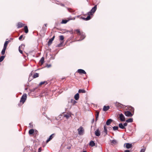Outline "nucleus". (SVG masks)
Instances as JSON below:
<instances>
[{"label": "nucleus", "mask_w": 152, "mask_h": 152, "mask_svg": "<svg viewBox=\"0 0 152 152\" xmlns=\"http://www.w3.org/2000/svg\"><path fill=\"white\" fill-rule=\"evenodd\" d=\"M95 134L97 136H99L100 135V133L98 129L95 132Z\"/></svg>", "instance_id": "nucleus-9"}, {"label": "nucleus", "mask_w": 152, "mask_h": 152, "mask_svg": "<svg viewBox=\"0 0 152 152\" xmlns=\"http://www.w3.org/2000/svg\"><path fill=\"white\" fill-rule=\"evenodd\" d=\"M39 77V74L38 73H36L33 75L34 78H36Z\"/></svg>", "instance_id": "nucleus-29"}, {"label": "nucleus", "mask_w": 152, "mask_h": 152, "mask_svg": "<svg viewBox=\"0 0 152 152\" xmlns=\"http://www.w3.org/2000/svg\"><path fill=\"white\" fill-rule=\"evenodd\" d=\"M112 121V120L111 119H108L106 121V125H109L111 123Z\"/></svg>", "instance_id": "nucleus-12"}, {"label": "nucleus", "mask_w": 152, "mask_h": 152, "mask_svg": "<svg viewBox=\"0 0 152 152\" xmlns=\"http://www.w3.org/2000/svg\"><path fill=\"white\" fill-rule=\"evenodd\" d=\"M44 25L46 27L47 26V24H44Z\"/></svg>", "instance_id": "nucleus-56"}, {"label": "nucleus", "mask_w": 152, "mask_h": 152, "mask_svg": "<svg viewBox=\"0 0 152 152\" xmlns=\"http://www.w3.org/2000/svg\"><path fill=\"white\" fill-rule=\"evenodd\" d=\"M111 143L113 144H116L117 143V141L115 140H113L112 141H111Z\"/></svg>", "instance_id": "nucleus-25"}, {"label": "nucleus", "mask_w": 152, "mask_h": 152, "mask_svg": "<svg viewBox=\"0 0 152 152\" xmlns=\"http://www.w3.org/2000/svg\"><path fill=\"white\" fill-rule=\"evenodd\" d=\"M68 31L70 32L71 33V34L73 33V32H72V31Z\"/></svg>", "instance_id": "nucleus-53"}, {"label": "nucleus", "mask_w": 152, "mask_h": 152, "mask_svg": "<svg viewBox=\"0 0 152 152\" xmlns=\"http://www.w3.org/2000/svg\"><path fill=\"white\" fill-rule=\"evenodd\" d=\"M124 114L127 117H131L133 115V114L129 111L125 112Z\"/></svg>", "instance_id": "nucleus-6"}, {"label": "nucleus", "mask_w": 152, "mask_h": 152, "mask_svg": "<svg viewBox=\"0 0 152 152\" xmlns=\"http://www.w3.org/2000/svg\"><path fill=\"white\" fill-rule=\"evenodd\" d=\"M54 134H52L50 136L48 140H47L46 141L47 143L48 142H49L50 140H51L53 138V136Z\"/></svg>", "instance_id": "nucleus-19"}, {"label": "nucleus", "mask_w": 152, "mask_h": 152, "mask_svg": "<svg viewBox=\"0 0 152 152\" xmlns=\"http://www.w3.org/2000/svg\"><path fill=\"white\" fill-rule=\"evenodd\" d=\"M24 47V45H21L19 47V51H20V50H21L20 49V48H23V47Z\"/></svg>", "instance_id": "nucleus-34"}, {"label": "nucleus", "mask_w": 152, "mask_h": 152, "mask_svg": "<svg viewBox=\"0 0 152 152\" xmlns=\"http://www.w3.org/2000/svg\"><path fill=\"white\" fill-rule=\"evenodd\" d=\"M24 25V24L20 22H18L17 24V28H19L23 27Z\"/></svg>", "instance_id": "nucleus-10"}, {"label": "nucleus", "mask_w": 152, "mask_h": 152, "mask_svg": "<svg viewBox=\"0 0 152 152\" xmlns=\"http://www.w3.org/2000/svg\"><path fill=\"white\" fill-rule=\"evenodd\" d=\"M31 123H30V124H29L30 125H31Z\"/></svg>", "instance_id": "nucleus-58"}, {"label": "nucleus", "mask_w": 152, "mask_h": 152, "mask_svg": "<svg viewBox=\"0 0 152 152\" xmlns=\"http://www.w3.org/2000/svg\"><path fill=\"white\" fill-rule=\"evenodd\" d=\"M83 152H87V151H83Z\"/></svg>", "instance_id": "nucleus-57"}, {"label": "nucleus", "mask_w": 152, "mask_h": 152, "mask_svg": "<svg viewBox=\"0 0 152 152\" xmlns=\"http://www.w3.org/2000/svg\"><path fill=\"white\" fill-rule=\"evenodd\" d=\"M94 121V119H93V121Z\"/></svg>", "instance_id": "nucleus-59"}, {"label": "nucleus", "mask_w": 152, "mask_h": 152, "mask_svg": "<svg viewBox=\"0 0 152 152\" xmlns=\"http://www.w3.org/2000/svg\"><path fill=\"white\" fill-rule=\"evenodd\" d=\"M46 83V82L45 81H43V82H41L39 83V85H41L43 84H44L45 83Z\"/></svg>", "instance_id": "nucleus-39"}, {"label": "nucleus", "mask_w": 152, "mask_h": 152, "mask_svg": "<svg viewBox=\"0 0 152 152\" xmlns=\"http://www.w3.org/2000/svg\"><path fill=\"white\" fill-rule=\"evenodd\" d=\"M79 36H80V39L78 40V41H80L82 40L83 39L85 38L86 37L85 33L83 32H82Z\"/></svg>", "instance_id": "nucleus-4"}, {"label": "nucleus", "mask_w": 152, "mask_h": 152, "mask_svg": "<svg viewBox=\"0 0 152 152\" xmlns=\"http://www.w3.org/2000/svg\"><path fill=\"white\" fill-rule=\"evenodd\" d=\"M79 98V94L77 93L74 96V98L76 100H77Z\"/></svg>", "instance_id": "nucleus-15"}, {"label": "nucleus", "mask_w": 152, "mask_h": 152, "mask_svg": "<svg viewBox=\"0 0 152 152\" xmlns=\"http://www.w3.org/2000/svg\"><path fill=\"white\" fill-rule=\"evenodd\" d=\"M5 58V56H2L0 57V62H1L3 61Z\"/></svg>", "instance_id": "nucleus-30"}, {"label": "nucleus", "mask_w": 152, "mask_h": 152, "mask_svg": "<svg viewBox=\"0 0 152 152\" xmlns=\"http://www.w3.org/2000/svg\"><path fill=\"white\" fill-rule=\"evenodd\" d=\"M42 29L44 30H46L47 28L46 27H42Z\"/></svg>", "instance_id": "nucleus-50"}, {"label": "nucleus", "mask_w": 152, "mask_h": 152, "mask_svg": "<svg viewBox=\"0 0 152 152\" xmlns=\"http://www.w3.org/2000/svg\"><path fill=\"white\" fill-rule=\"evenodd\" d=\"M118 128V127L117 126H114L113 127V130L114 131L117 130Z\"/></svg>", "instance_id": "nucleus-33"}, {"label": "nucleus", "mask_w": 152, "mask_h": 152, "mask_svg": "<svg viewBox=\"0 0 152 152\" xmlns=\"http://www.w3.org/2000/svg\"><path fill=\"white\" fill-rule=\"evenodd\" d=\"M97 9V5H95L94 7H93L90 11L88 12V15H92L96 11Z\"/></svg>", "instance_id": "nucleus-1"}, {"label": "nucleus", "mask_w": 152, "mask_h": 152, "mask_svg": "<svg viewBox=\"0 0 152 152\" xmlns=\"http://www.w3.org/2000/svg\"><path fill=\"white\" fill-rule=\"evenodd\" d=\"M24 29L25 30V32L26 33H28V29L27 26H26L24 27Z\"/></svg>", "instance_id": "nucleus-21"}, {"label": "nucleus", "mask_w": 152, "mask_h": 152, "mask_svg": "<svg viewBox=\"0 0 152 152\" xmlns=\"http://www.w3.org/2000/svg\"><path fill=\"white\" fill-rule=\"evenodd\" d=\"M60 39L61 40H63L64 39V37L62 35H61L59 36Z\"/></svg>", "instance_id": "nucleus-37"}, {"label": "nucleus", "mask_w": 152, "mask_h": 152, "mask_svg": "<svg viewBox=\"0 0 152 152\" xmlns=\"http://www.w3.org/2000/svg\"><path fill=\"white\" fill-rule=\"evenodd\" d=\"M44 61V59L43 57L41 58L39 61V64L40 65H42Z\"/></svg>", "instance_id": "nucleus-14"}, {"label": "nucleus", "mask_w": 152, "mask_h": 152, "mask_svg": "<svg viewBox=\"0 0 152 152\" xmlns=\"http://www.w3.org/2000/svg\"><path fill=\"white\" fill-rule=\"evenodd\" d=\"M130 107V110L131 111H134V108L133 107Z\"/></svg>", "instance_id": "nucleus-44"}, {"label": "nucleus", "mask_w": 152, "mask_h": 152, "mask_svg": "<svg viewBox=\"0 0 152 152\" xmlns=\"http://www.w3.org/2000/svg\"><path fill=\"white\" fill-rule=\"evenodd\" d=\"M6 49V48H3L1 52V54L2 55H4V54Z\"/></svg>", "instance_id": "nucleus-28"}, {"label": "nucleus", "mask_w": 152, "mask_h": 152, "mask_svg": "<svg viewBox=\"0 0 152 152\" xmlns=\"http://www.w3.org/2000/svg\"><path fill=\"white\" fill-rule=\"evenodd\" d=\"M34 132V130L33 129H30L29 131V133L30 134H32Z\"/></svg>", "instance_id": "nucleus-26"}, {"label": "nucleus", "mask_w": 152, "mask_h": 152, "mask_svg": "<svg viewBox=\"0 0 152 152\" xmlns=\"http://www.w3.org/2000/svg\"><path fill=\"white\" fill-rule=\"evenodd\" d=\"M61 5L62 6H64V5L63 4H61Z\"/></svg>", "instance_id": "nucleus-55"}, {"label": "nucleus", "mask_w": 152, "mask_h": 152, "mask_svg": "<svg viewBox=\"0 0 152 152\" xmlns=\"http://www.w3.org/2000/svg\"><path fill=\"white\" fill-rule=\"evenodd\" d=\"M68 21V20H62L61 23H62L65 24V23H66Z\"/></svg>", "instance_id": "nucleus-31"}, {"label": "nucleus", "mask_w": 152, "mask_h": 152, "mask_svg": "<svg viewBox=\"0 0 152 152\" xmlns=\"http://www.w3.org/2000/svg\"><path fill=\"white\" fill-rule=\"evenodd\" d=\"M115 105L117 106H118L119 105V103L117 102H115Z\"/></svg>", "instance_id": "nucleus-43"}, {"label": "nucleus", "mask_w": 152, "mask_h": 152, "mask_svg": "<svg viewBox=\"0 0 152 152\" xmlns=\"http://www.w3.org/2000/svg\"><path fill=\"white\" fill-rule=\"evenodd\" d=\"M51 66V65L50 64H47L46 66V67L48 68L50 67Z\"/></svg>", "instance_id": "nucleus-40"}, {"label": "nucleus", "mask_w": 152, "mask_h": 152, "mask_svg": "<svg viewBox=\"0 0 152 152\" xmlns=\"http://www.w3.org/2000/svg\"><path fill=\"white\" fill-rule=\"evenodd\" d=\"M63 43V42H61L60 44H58V47H61V45L62 44V43Z\"/></svg>", "instance_id": "nucleus-42"}, {"label": "nucleus", "mask_w": 152, "mask_h": 152, "mask_svg": "<svg viewBox=\"0 0 152 152\" xmlns=\"http://www.w3.org/2000/svg\"><path fill=\"white\" fill-rule=\"evenodd\" d=\"M96 121H97L99 117V112L98 111H96Z\"/></svg>", "instance_id": "nucleus-16"}, {"label": "nucleus", "mask_w": 152, "mask_h": 152, "mask_svg": "<svg viewBox=\"0 0 152 152\" xmlns=\"http://www.w3.org/2000/svg\"><path fill=\"white\" fill-rule=\"evenodd\" d=\"M104 129H107V127L105 126H104Z\"/></svg>", "instance_id": "nucleus-54"}, {"label": "nucleus", "mask_w": 152, "mask_h": 152, "mask_svg": "<svg viewBox=\"0 0 152 152\" xmlns=\"http://www.w3.org/2000/svg\"><path fill=\"white\" fill-rule=\"evenodd\" d=\"M67 9L68 10V11L70 12H72V9H69V8H67Z\"/></svg>", "instance_id": "nucleus-46"}, {"label": "nucleus", "mask_w": 152, "mask_h": 152, "mask_svg": "<svg viewBox=\"0 0 152 152\" xmlns=\"http://www.w3.org/2000/svg\"><path fill=\"white\" fill-rule=\"evenodd\" d=\"M124 152H130V151L129 150H126Z\"/></svg>", "instance_id": "nucleus-51"}, {"label": "nucleus", "mask_w": 152, "mask_h": 152, "mask_svg": "<svg viewBox=\"0 0 152 152\" xmlns=\"http://www.w3.org/2000/svg\"><path fill=\"white\" fill-rule=\"evenodd\" d=\"M145 148H143V149H142L140 150V152H145Z\"/></svg>", "instance_id": "nucleus-41"}, {"label": "nucleus", "mask_w": 152, "mask_h": 152, "mask_svg": "<svg viewBox=\"0 0 152 152\" xmlns=\"http://www.w3.org/2000/svg\"><path fill=\"white\" fill-rule=\"evenodd\" d=\"M89 145L90 146L93 147L95 145V143L94 141H91L90 142Z\"/></svg>", "instance_id": "nucleus-20"}, {"label": "nucleus", "mask_w": 152, "mask_h": 152, "mask_svg": "<svg viewBox=\"0 0 152 152\" xmlns=\"http://www.w3.org/2000/svg\"><path fill=\"white\" fill-rule=\"evenodd\" d=\"M23 37V35H21L20 36L19 38V40H20Z\"/></svg>", "instance_id": "nucleus-45"}, {"label": "nucleus", "mask_w": 152, "mask_h": 152, "mask_svg": "<svg viewBox=\"0 0 152 152\" xmlns=\"http://www.w3.org/2000/svg\"><path fill=\"white\" fill-rule=\"evenodd\" d=\"M19 52H20V53H23V51H22V50H20Z\"/></svg>", "instance_id": "nucleus-52"}, {"label": "nucleus", "mask_w": 152, "mask_h": 152, "mask_svg": "<svg viewBox=\"0 0 152 152\" xmlns=\"http://www.w3.org/2000/svg\"><path fill=\"white\" fill-rule=\"evenodd\" d=\"M55 37V36H53L52 38L50 39L49 40L48 42V45L49 46H50L51 43H52V42H53V40L54 38Z\"/></svg>", "instance_id": "nucleus-11"}, {"label": "nucleus", "mask_w": 152, "mask_h": 152, "mask_svg": "<svg viewBox=\"0 0 152 152\" xmlns=\"http://www.w3.org/2000/svg\"><path fill=\"white\" fill-rule=\"evenodd\" d=\"M119 127L122 129H124L125 128V127L123 126V125L122 123H120L119 124Z\"/></svg>", "instance_id": "nucleus-23"}, {"label": "nucleus", "mask_w": 152, "mask_h": 152, "mask_svg": "<svg viewBox=\"0 0 152 152\" xmlns=\"http://www.w3.org/2000/svg\"><path fill=\"white\" fill-rule=\"evenodd\" d=\"M109 108L110 107L109 106H104L103 107V110L104 111H107Z\"/></svg>", "instance_id": "nucleus-13"}, {"label": "nucleus", "mask_w": 152, "mask_h": 152, "mask_svg": "<svg viewBox=\"0 0 152 152\" xmlns=\"http://www.w3.org/2000/svg\"><path fill=\"white\" fill-rule=\"evenodd\" d=\"M64 116L67 119H68L71 116V115L69 114H65Z\"/></svg>", "instance_id": "nucleus-22"}, {"label": "nucleus", "mask_w": 152, "mask_h": 152, "mask_svg": "<svg viewBox=\"0 0 152 152\" xmlns=\"http://www.w3.org/2000/svg\"><path fill=\"white\" fill-rule=\"evenodd\" d=\"M80 18L82 19L83 20H86V18H84V17H80Z\"/></svg>", "instance_id": "nucleus-47"}, {"label": "nucleus", "mask_w": 152, "mask_h": 152, "mask_svg": "<svg viewBox=\"0 0 152 152\" xmlns=\"http://www.w3.org/2000/svg\"><path fill=\"white\" fill-rule=\"evenodd\" d=\"M104 132L105 133V135L107 134V129H104Z\"/></svg>", "instance_id": "nucleus-38"}, {"label": "nucleus", "mask_w": 152, "mask_h": 152, "mask_svg": "<svg viewBox=\"0 0 152 152\" xmlns=\"http://www.w3.org/2000/svg\"><path fill=\"white\" fill-rule=\"evenodd\" d=\"M75 31L77 32V33L78 34V35H79L82 32H80V30L78 29H77L75 30Z\"/></svg>", "instance_id": "nucleus-32"}, {"label": "nucleus", "mask_w": 152, "mask_h": 152, "mask_svg": "<svg viewBox=\"0 0 152 152\" xmlns=\"http://www.w3.org/2000/svg\"><path fill=\"white\" fill-rule=\"evenodd\" d=\"M124 146H125L126 148L129 149L132 147V145L129 143H126L124 144Z\"/></svg>", "instance_id": "nucleus-7"}, {"label": "nucleus", "mask_w": 152, "mask_h": 152, "mask_svg": "<svg viewBox=\"0 0 152 152\" xmlns=\"http://www.w3.org/2000/svg\"><path fill=\"white\" fill-rule=\"evenodd\" d=\"M77 72L80 74H86V72L84 70L81 69H78Z\"/></svg>", "instance_id": "nucleus-8"}, {"label": "nucleus", "mask_w": 152, "mask_h": 152, "mask_svg": "<svg viewBox=\"0 0 152 152\" xmlns=\"http://www.w3.org/2000/svg\"><path fill=\"white\" fill-rule=\"evenodd\" d=\"M119 118H120V120L122 121H124L125 120V117L122 114H119Z\"/></svg>", "instance_id": "nucleus-5"}, {"label": "nucleus", "mask_w": 152, "mask_h": 152, "mask_svg": "<svg viewBox=\"0 0 152 152\" xmlns=\"http://www.w3.org/2000/svg\"><path fill=\"white\" fill-rule=\"evenodd\" d=\"M24 47V45H21L19 47V51H20V50H21L20 49V48H23V47Z\"/></svg>", "instance_id": "nucleus-35"}, {"label": "nucleus", "mask_w": 152, "mask_h": 152, "mask_svg": "<svg viewBox=\"0 0 152 152\" xmlns=\"http://www.w3.org/2000/svg\"><path fill=\"white\" fill-rule=\"evenodd\" d=\"M91 15H88V16H87V18H86V20H88L91 19V17L90 16Z\"/></svg>", "instance_id": "nucleus-36"}, {"label": "nucleus", "mask_w": 152, "mask_h": 152, "mask_svg": "<svg viewBox=\"0 0 152 152\" xmlns=\"http://www.w3.org/2000/svg\"><path fill=\"white\" fill-rule=\"evenodd\" d=\"M70 102L72 103L73 105H74L77 103V102L74 99H71L70 100Z\"/></svg>", "instance_id": "nucleus-18"}, {"label": "nucleus", "mask_w": 152, "mask_h": 152, "mask_svg": "<svg viewBox=\"0 0 152 152\" xmlns=\"http://www.w3.org/2000/svg\"><path fill=\"white\" fill-rule=\"evenodd\" d=\"M133 121V120L132 118H129L127 120H126V121L127 123L129 122H132Z\"/></svg>", "instance_id": "nucleus-24"}, {"label": "nucleus", "mask_w": 152, "mask_h": 152, "mask_svg": "<svg viewBox=\"0 0 152 152\" xmlns=\"http://www.w3.org/2000/svg\"><path fill=\"white\" fill-rule=\"evenodd\" d=\"M78 93H85L86 91L84 89H79L78 91Z\"/></svg>", "instance_id": "nucleus-27"}, {"label": "nucleus", "mask_w": 152, "mask_h": 152, "mask_svg": "<svg viewBox=\"0 0 152 152\" xmlns=\"http://www.w3.org/2000/svg\"><path fill=\"white\" fill-rule=\"evenodd\" d=\"M27 98V94H24L22 96L20 100V102L23 104L25 102Z\"/></svg>", "instance_id": "nucleus-3"}, {"label": "nucleus", "mask_w": 152, "mask_h": 152, "mask_svg": "<svg viewBox=\"0 0 152 152\" xmlns=\"http://www.w3.org/2000/svg\"><path fill=\"white\" fill-rule=\"evenodd\" d=\"M77 131L78 134L80 135H82L83 134L84 130L83 128L81 126L78 129Z\"/></svg>", "instance_id": "nucleus-2"}, {"label": "nucleus", "mask_w": 152, "mask_h": 152, "mask_svg": "<svg viewBox=\"0 0 152 152\" xmlns=\"http://www.w3.org/2000/svg\"><path fill=\"white\" fill-rule=\"evenodd\" d=\"M42 150V149H41V147H40L39 149H38V152H41V151Z\"/></svg>", "instance_id": "nucleus-48"}, {"label": "nucleus", "mask_w": 152, "mask_h": 152, "mask_svg": "<svg viewBox=\"0 0 152 152\" xmlns=\"http://www.w3.org/2000/svg\"><path fill=\"white\" fill-rule=\"evenodd\" d=\"M127 124L126 123H125L123 124V126H127Z\"/></svg>", "instance_id": "nucleus-49"}, {"label": "nucleus", "mask_w": 152, "mask_h": 152, "mask_svg": "<svg viewBox=\"0 0 152 152\" xmlns=\"http://www.w3.org/2000/svg\"><path fill=\"white\" fill-rule=\"evenodd\" d=\"M10 41H5V42L4 44V47H3L4 48H7V45L8 44V43L10 42Z\"/></svg>", "instance_id": "nucleus-17"}]
</instances>
